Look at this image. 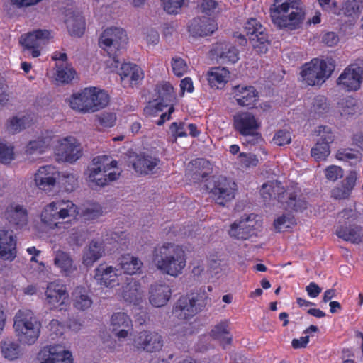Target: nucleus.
<instances>
[{"label":"nucleus","instance_id":"nucleus-1","mask_svg":"<svg viewBox=\"0 0 363 363\" xmlns=\"http://www.w3.org/2000/svg\"><path fill=\"white\" fill-rule=\"evenodd\" d=\"M152 262L163 274L177 277L183 273L186 264L185 252L174 243L165 242L155 247Z\"/></svg>","mask_w":363,"mask_h":363},{"label":"nucleus","instance_id":"nucleus-2","mask_svg":"<svg viewBox=\"0 0 363 363\" xmlns=\"http://www.w3.org/2000/svg\"><path fill=\"white\" fill-rule=\"evenodd\" d=\"M270 17L279 28L294 30L303 23L305 12L301 0H274L270 8Z\"/></svg>","mask_w":363,"mask_h":363},{"label":"nucleus","instance_id":"nucleus-3","mask_svg":"<svg viewBox=\"0 0 363 363\" xmlns=\"http://www.w3.org/2000/svg\"><path fill=\"white\" fill-rule=\"evenodd\" d=\"M69 106L81 113H94L104 108L109 102V96L96 87L85 88L73 94L68 100Z\"/></svg>","mask_w":363,"mask_h":363},{"label":"nucleus","instance_id":"nucleus-4","mask_svg":"<svg viewBox=\"0 0 363 363\" xmlns=\"http://www.w3.org/2000/svg\"><path fill=\"white\" fill-rule=\"evenodd\" d=\"M79 208L69 200H57L46 205L41 213L42 222L50 229L65 228L69 223L60 222L67 218H75L79 214Z\"/></svg>","mask_w":363,"mask_h":363},{"label":"nucleus","instance_id":"nucleus-5","mask_svg":"<svg viewBox=\"0 0 363 363\" xmlns=\"http://www.w3.org/2000/svg\"><path fill=\"white\" fill-rule=\"evenodd\" d=\"M335 67L332 60L313 58L301 67L300 80L310 86H320L330 77Z\"/></svg>","mask_w":363,"mask_h":363},{"label":"nucleus","instance_id":"nucleus-6","mask_svg":"<svg viewBox=\"0 0 363 363\" xmlns=\"http://www.w3.org/2000/svg\"><path fill=\"white\" fill-rule=\"evenodd\" d=\"M261 196L264 202L272 199L285 204V208L294 211H303L307 208L308 203L302 198L298 197L296 192H286L280 183L277 182H268L262 186Z\"/></svg>","mask_w":363,"mask_h":363},{"label":"nucleus","instance_id":"nucleus-7","mask_svg":"<svg viewBox=\"0 0 363 363\" xmlns=\"http://www.w3.org/2000/svg\"><path fill=\"white\" fill-rule=\"evenodd\" d=\"M13 328L21 342L32 345L40 336L41 323L31 311L20 310L15 315Z\"/></svg>","mask_w":363,"mask_h":363},{"label":"nucleus","instance_id":"nucleus-8","mask_svg":"<svg viewBox=\"0 0 363 363\" xmlns=\"http://www.w3.org/2000/svg\"><path fill=\"white\" fill-rule=\"evenodd\" d=\"M208 301L209 298L205 291L191 292L182 296L177 301L173 313L179 319L188 320L203 310Z\"/></svg>","mask_w":363,"mask_h":363},{"label":"nucleus","instance_id":"nucleus-9","mask_svg":"<svg viewBox=\"0 0 363 363\" xmlns=\"http://www.w3.org/2000/svg\"><path fill=\"white\" fill-rule=\"evenodd\" d=\"M233 128L244 137L245 145H255L262 140L259 131L260 123L252 113L242 112L234 116Z\"/></svg>","mask_w":363,"mask_h":363},{"label":"nucleus","instance_id":"nucleus-10","mask_svg":"<svg viewBox=\"0 0 363 363\" xmlns=\"http://www.w3.org/2000/svg\"><path fill=\"white\" fill-rule=\"evenodd\" d=\"M340 220L335 234L345 241L358 244L362 242V228L357 224V215L354 210L346 208L339 213Z\"/></svg>","mask_w":363,"mask_h":363},{"label":"nucleus","instance_id":"nucleus-11","mask_svg":"<svg viewBox=\"0 0 363 363\" xmlns=\"http://www.w3.org/2000/svg\"><path fill=\"white\" fill-rule=\"evenodd\" d=\"M128 40L125 30L111 27L103 31L99 40V45L107 52L108 56L113 59L114 62L117 64L116 66H118L121 63L119 52L128 43Z\"/></svg>","mask_w":363,"mask_h":363},{"label":"nucleus","instance_id":"nucleus-12","mask_svg":"<svg viewBox=\"0 0 363 363\" xmlns=\"http://www.w3.org/2000/svg\"><path fill=\"white\" fill-rule=\"evenodd\" d=\"M92 164L94 167L89 170V181L96 186L103 187L111 182L116 181L120 176V172L108 171L117 167L116 160H109L106 155H99L93 158Z\"/></svg>","mask_w":363,"mask_h":363},{"label":"nucleus","instance_id":"nucleus-13","mask_svg":"<svg viewBox=\"0 0 363 363\" xmlns=\"http://www.w3.org/2000/svg\"><path fill=\"white\" fill-rule=\"evenodd\" d=\"M245 30L255 50L259 54L266 53L270 41L262 24L257 18H250L245 23Z\"/></svg>","mask_w":363,"mask_h":363},{"label":"nucleus","instance_id":"nucleus-14","mask_svg":"<svg viewBox=\"0 0 363 363\" xmlns=\"http://www.w3.org/2000/svg\"><path fill=\"white\" fill-rule=\"evenodd\" d=\"M236 187V184L226 177H214L210 189L211 197L217 204L224 206L235 198Z\"/></svg>","mask_w":363,"mask_h":363},{"label":"nucleus","instance_id":"nucleus-15","mask_svg":"<svg viewBox=\"0 0 363 363\" xmlns=\"http://www.w3.org/2000/svg\"><path fill=\"white\" fill-rule=\"evenodd\" d=\"M45 302L50 309L59 308L60 311H67L69 308V295L65 285L60 281L50 282L45 291Z\"/></svg>","mask_w":363,"mask_h":363},{"label":"nucleus","instance_id":"nucleus-16","mask_svg":"<svg viewBox=\"0 0 363 363\" xmlns=\"http://www.w3.org/2000/svg\"><path fill=\"white\" fill-rule=\"evenodd\" d=\"M50 38L49 30L37 29L21 35L20 43L32 57H37L40 55V50L48 43Z\"/></svg>","mask_w":363,"mask_h":363},{"label":"nucleus","instance_id":"nucleus-17","mask_svg":"<svg viewBox=\"0 0 363 363\" xmlns=\"http://www.w3.org/2000/svg\"><path fill=\"white\" fill-rule=\"evenodd\" d=\"M362 80V69L356 65H351L338 77L337 84L345 91H356L360 89Z\"/></svg>","mask_w":363,"mask_h":363},{"label":"nucleus","instance_id":"nucleus-18","mask_svg":"<svg viewBox=\"0 0 363 363\" xmlns=\"http://www.w3.org/2000/svg\"><path fill=\"white\" fill-rule=\"evenodd\" d=\"M210 53L212 57L220 64L233 65L240 59V51L238 48L226 41L213 44Z\"/></svg>","mask_w":363,"mask_h":363},{"label":"nucleus","instance_id":"nucleus-19","mask_svg":"<svg viewBox=\"0 0 363 363\" xmlns=\"http://www.w3.org/2000/svg\"><path fill=\"white\" fill-rule=\"evenodd\" d=\"M72 353L60 345L45 346L38 353L40 363H73Z\"/></svg>","mask_w":363,"mask_h":363},{"label":"nucleus","instance_id":"nucleus-20","mask_svg":"<svg viewBox=\"0 0 363 363\" xmlns=\"http://www.w3.org/2000/svg\"><path fill=\"white\" fill-rule=\"evenodd\" d=\"M318 135L320 141H318L311 149V156L317 161L325 160L330 153V144L334 140V135L330 128L325 125L318 126Z\"/></svg>","mask_w":363,"mask_h":363},{"label":"nucleus","instance_id":"nucleus-21","mask_svg":"<svg viewBox=\"0 0 363 363\" xmlns=\"http://www.w3.org/2000/svg\"><path fill=\"white\" fill-rule=\"evenodd\" d=\"M255 221L250 219V216L235 221L230 225L228 230L229 235L236 240H246L257 236V230L255 228Z\"/></svg>","mask_w":363,"mask_h":363},{"label":"nucleus","instance_id":"nucleus-22","mask_svg":"<svg viewBox=\"0 0 363 363\" xmlns=\"http://www.w3.org/2000/svg\"><path fill=\"white\" fill-rule=\"evenodd\" d=\"M56 155L60 160L73 163L82 156L80 145L72 137L63 138L55 150Z\"/></svg>","mask_w":363,"mask_h":363},{"label":"nucleus","instance_id":"nucleus-23","mask_svg":"<svg viewBox=\"0 0 363 363\" xmlns=\"http://www.w3.org/2000/svg\"><path fill=\"white\" fill-rule=\"evenodd\" d=\"M60 177L57 169L52 165L40 167L35 174V185L43 191H51L55 186Z\"/></svg>","mask_w":363,"mask_h":363},{"label":"nucleus","instance_id":"nucleus-24","mask_svg":"<svg viewBox=\"0 0 363 363\" xmlns=\"http://www.w3.org/2000/svg\"><path fill=\"white\" fill-rule=\"evenodd\" d=\"M133 342L135 347L149 352L159 351L163 346L162 337L160 334L146 330L135 335Z\"/></svg>","mask_w":363,"mask_h":363},{"label":"nucleus","instance_id":"nucleus-25","mask_svg":"<svg viewBox=\"0 0 363 363\" xmlns=\"http://www.w3.org/2000/svg\"><path fill=\"white\" fill-rule=\"evenodd\" d=\"M17 255L16 237L12 230L0 229V258L13 261Z\"/></svg>","mask_w":363,"mask_h":363},{"label":"nucleus","instance_id":"nucleus-26","mask_svg":"<svg viewBox=\"0 0 363 363\" xmlns=\"http://www.w3.org/2000/svg\"><path fill=\"white\" fill-rule=\"evenodd\" d=\"M218 29L215 19L211 17H197L193 18L189 26V32L194 37H203L213 34Z\"/></svg>","mask_w":363,"mask_h":363},{"label":"nucleus","instance_id":"nucleus-27","mask_svg":"<svg viewBox=\"0 0 363 363\" xmlns=\"http://www.w3.org/2000/svg\"><path fill=\"white\" fill-rule=\"evenodd\" d=\"M119 75L123 87H133L138 85L145 77L142 68L131 62H125L121 65Z\"/></svg>","mask_w":363,"mask_h":363},{"label":"nucleus","instance_id":"nucleus-28","mask_svg":"<svg viewBox=\"0 0 363 363\" xmlns=\"http://www.w3.org/2000/svg\"><path fill=\"white\" fill-rule=\"evenodd\" d=\"M232 94L239 106L249 108L255 106L259 97L258 91L252 86H235Z\"/></svg>","mask_w":363,"mask_h":363},{"label":"nucleus","instance_id":"nucleus-29","mask_svg":"<svg viewBox=\"0 0 363 363\" xmlns=\"http://www.w3.org/2000/svg\"><path fill=\"white\" fill-rule=\"evenodd\" d=\"M150 303L155 307H162L169 302L172 291L165 283H155L151 285L149 291Z\"/></svg>","mask_w":363,"mask_h":363},{"label":"nucleus","instance_id":"nucleus-30","mask_svg":"<svg viewBox=\"0 0 363 363\" xmlns=\"http://www.w3.org/2000/svg\"><path fill=\"white\" fill-rule=\"evenodd\" d=\"M118 269L100 264L94 270V279L101 286L113 288L118 285Z\"/></svg>","mask_w":363,"mask_h":363},{"label":"nucleus","instance_id":"nucleus-31","mask_svg":"<svg viewBox=\"0 0 363 363\" xmlns=\"http://www.w3.org/2000/svg\"><path fill=\"white\" fill-rule=\"evenodd\" d=\"M3 217L16 228L26 225L28 221L27 211L19 204L10 203L4 212Z\"/></svg>","mask_w":363,"mask_h":363},{"label":"nucleus","instance_id":"nucleus-32","mask_svg":"<svg viewBox=\"0 0 363 363\" xmlns=\"http://www.w3.org/2000/svg\"><path fill=\"white\" fill-rule=\"evenodd\" d=\"M140 283L133 278H128L122 287V297L128 303L138 305L142 299Z\"/></svg>","mask_w":363,"mask_h":363},{"label":"nucleus","instance_id":"nucleus-33","mask_svg":"<svg viewBox=\"0 0 363 363\" xmlns=\"http://www.w3.org/2000/svg\"><path fill=\"white\" fill-rule=\"evenodd\" d=\"M357 178L356 172H350L347 177L342 181L341 184L334 187L331 190V197L338 200L347 199L355 186Z\"/></svg>","mask_w":363,"mask_h":363},{"label":"nucleus","instance_id":"nucleus-34","mask_svg":"<svg viewBox=\"0 0 363 363\" xmlns=\"http://www.w3.org/2000/svg\"><path fill=\"white\" fill-rule=\"evenodd\" d=\"M54 264L65 277L71 276L77 269L71 255L62 250H57L55 252Z\"/></svg>","mask_w":363,"mask_h":363},{"label":"nucleus","instance_id":"nucleus-35","mask_svg":"<svg viewBox=\"0 0 363 363\" xmlns=\"http://www.w3.org/2000/svg\"><path fill=\"white\" fill-rule=\"evenodd\" d=\"M230 78V72L225 67H211L207 73V80L211 88L222 89Z\"/></svg>","mask_w":363,"mask_h":363},{"label":"nucleus","instance_id":"nucleus-36","mask_svg":"<svg viewBox=\"0 0 363 363\" xmlns=\"http://www.w3.org/2000/svg\"><path fill=\"white\" fill-rule=\"evenodd\" d=\"M160 160L149 155L140 154L136 156L133 167L140 174H148L159 164Z\"/></svg>","mask_w":363,"mask_h":363},{"label":"nucleus","instance_id":"nucleus-37","mask_svg":"<svg viewBox=\"0 0 363 363\" xmlns=\"http://www.w3.org/2000/svg\"><path fill=\"white\" fill-rule=\"evenodd\" d=\"M229 320H224L216 325L211 331V336L219 341L223 348L232 343V335L229 330Z\"/></svg>","mask_w":363,"mask_h":363},{"label":"nucleus","instance_id":"nucleus-38","mask_svg":"<svg viewBox=\"0 0 363 363\" xmlns=\"http://www.w3.org/2000/svg\"><path fill=\"white\" fill-rule=\"evenodd\" d=\"M34 119L35 114L33 113H28L21 118L13 116L7 121L6 128L9 133L15 134L30 127L33 123Z\"/></svg>","mask_w":363,"mask_h":363},{"label":"nucleus","instance_id":"nucleus-39","mask_svg":"<svg viewBox=\"0 0 363 363\" xmlns=\"http://www.w3.org/2000/svg\"><path fill=\"white\" fill-rule=\"evenodd\" d=\"M104 252L102 243L92 240L83 254L82 263L86 267L92 266L102 256Z\"/></svg>","mask_w":363,"mask_h":363},{"label":"nucleus","instance_id":"nucleus-40","mask_svg":"<svg viewBox=\"0 0 363 363\" xmlns=\"http://www.w3.org/2000/svg\"><path fill=\"white\" fill-rule=\"evenodd\" d=\"M73 306L79 311H86L92 305V299L84 287H77L72 292Z\"/></svg>","mask_w":363,"mask_h":363},{"label":"nucleus","instance_id":"nucleus-41","mask_svg":"<svg viewBox=\"0 0 363 363\" xmlns=\"http://www.w3.org/2000/svg\"><path fill=\"white\" fill-rule=\"evenodd\" d=\"M193 167L192 178L197 181L206 179L211 173V164L204 158H196L191 162Z\"/></svg>","mask_w":363,"mask_h":363},{"label":"nucleus","instance_id":"nucleus-42","mask_svg":"<svg viewBox=\"0 0 363 363\" xmlns=\"http://www.w3.org/2000/svg\"><path fill=\"white\" fill-rule=\"evenodd\" d=\"M118 265L120 269L124 273L128 274H135L140 270L143 262L136 257L130 254H126L121 256L119 259Z\"/></svg>","mask_w":363,"mask_h":363},{"label":"nucleus","instance_id":"nucleus-43","mask_svg":"<svg viewBox=\"0 0 363 363\" xmlns=\"http://www.w3.org/2000/svg\"><path fill=\"white\" fill-rule=\"evenodd\" d=\"M155 91L157 95V100L165 104L174 103L176 94L174 88L169 82H163L156 85Z\"/></svg>","mask_w":363,"mask_h":363},{"label":"nucleus","instance_id":"nucleus-44","mask_svg":"<svg viewBox=\"0 0 363 363\" xmlns=\"http://www.w3.org/2000/svg\"><path fill=\"white\" fill-rule=\"evenodd\" d=\"M76 71L70 65L56 64L55 79L58 83L69 84L76 76Z\"/></svg>","mask_w":363,"mask_h":363},{"label":"nucleus","instance_id":"nucleus-45","mask_svg":"<svg viewBox=\"0 0 363 363\" xmlns=\"http://www.w3.org/2000/svg\"><path fill=\"white\" fill-rule=\"evenodd\" d=\"M70 35L81 37L85 30V21L81 16H72L65 21Z\"/></svg>","mask_w":363,"mask_h":363},{"label":"nucleus","instance_id":"nucleus-46","mask_svg":"<svg viewBox=\"0 0 363 363\" xmlns=\"http://www.w3.org/2000/svg\"><path fill=\"white\" fill-rule=\"evenodd\" d=\"M50 138L48 137H38L37 139L30 140L26 147V152L28 155L35 153L42 154L45 152L50 146Z\"/></svg>","mask_w":363,"mask_h":363},{"label":"nucleus","instance_id":"nucleus-47","mask_svg":"<svg viewBox=\"0 0 363 363\" xmlns=\"http://www.w3.org/2000/svg\"><path fill=\"white\" fill-rule=\"evenodd\" d=\"M337 108L341 116L347 118L357 112V101L351 96L342 99L337 103Z\"/></svg>","mask_w":363,"mask_h":363},{"label":"nucleus","instance_id":"nucleus-48","mask_svg":"<svg viewBox=\"0 0 363 363\" xmlns=\"http://www.w3.org/2000/svg\"><path fill=\"white\" fill-rule=\"evenodd\" d=\"M1 352L3 356L9 360L16 359L21 354L19 344L11 340H5L1 343Z\"/></svg>","mask_w":363,"mask_h":363},{"label":"nucleus","instance_id":"nucleus-49","mask_svg":"<svg viewBox=\"0 0 363 363\" xmlns=\"http://www.w3.org/2000/svg\"><path fill=\"white\" fill-rule=\"evenodd\" d=\"M330 110L327 98L323 95L315 96L312 101L310 111L319 116L327 113Z\"/></svg>","mask_w":363,"mask_h":363},{"label":"nucleus","instance_id":"nucleus-50","mask_svg":"<svg viewBox=\"0 0 363 363\" xmlns=\"http://www.w3.org/2000/svg\"><path fill=\"white\" fill-rule=\"evenodd\" d=\"M342 9L347 16H358L363 11V0H346Z\"/></svg>","mask_w":363,"mask_h":363},{"label":"nucleus","instance_id":"nucleus-51","mask_svg":"<svg viewBox=\"0 0 363 363\" xmlns=\"http://www.w3.org/2000/svg\"><path fill=\"white\" fill-rule=\"evenodd\" d=\"M111 323L113 331H117L121 328H129L131 326V320L126 313L118 312L112 315Z\"/></svg>","mask_w":363,"mask_h":363},{"label":"nucleus","instance_id":"nucleus-52","mask_svg":"<svg viewBox=\"0 0 363 363\" xmlns=\"http://www.w3.org/2000/svg\"><path fill=\"white\" fill-rule=\"evenodd\" d=\"M360 155L359 152H354L351 149H342L337 151L336 157L339 160L348 162L350 165H355L360 162Z\"/></svg>","mask_w":363,"mask_h":363},{"label":"nucleus","instance_id":"nucleus-53","mask_svg":"<svg viewBox=\"0 0 363 363\" xmlns=\"http://www.w3.org/2000/svg\"><path fill=\"white\" fill-rule=\"evenodd\" d=\"M296 224L295 218L291 215H282L274 221V226L277 232L284 231Z\"/></svg>","mask_w":363,"mask_h":363},{"label":"nucleus","instance_id":"nucleus-54","mask_svg":"<svg viewBox=\"0 0 363 363\" xmlns=\"http://www.w3.org/2000/svg\"><path fill=\"white\" fill-rule=\"evenodd\" d=\"M167 106H169L168 104L155 99L145 106L144 113L148 116H156Z\"/></svg>","mask_w":363,"mask_h":363},{"label":"nucleus","instance_id":"nucleus-55","mask_svg":"<svg viewBox=\"0 0 363 363\" xmlns=\"http://www.w3.org/2000/svg\"><path fill=\"white\" fill-rule=\"evenodd\" d=\"M103 213L102 207L99 203H92L82 211L85 220H94L99 218Z\"/></svg>","mask_w":363,"mask_h":363},{"label":"nucleus","instance_id":"nucleus-56","mask_svg":"<svg viewBox=\"0 0 363 363\" xmlns=\"http://www.w3.org/2000/svg\"><path fill=\"white\" fill-rule=\"evenodd\" d=\"M172 67L174 74L179 77L186 74L188 70L185 60L179 57L172 58Z\"/></svg>","mask_w":363,"mask_h":363},{"label":"nucleus","instance_id":"nucleus-57","mask_svg":"<svg viewBox=\"0 0 363 363\" xmlns=\"http://www.w3.org/2000/svg\"><path fill=\"white\" fill-rule=\"evenodd\" d=\"M164 10L169 14H177L183 6L185 0H162Z\"/></svg>","mask_w":363,"mask_h":363},{"label":"nucleus","instance_id":"nucleus-58","mask_svg":"<svg viewBox=\"0 0 363 363\" xmlns=\"http://www.w3.org/2000/svg\"><path fill=\"white\" fill-rule=\"evenodd\" d=\"M99 123L104 128L113 127L116 121L114 113H103L96 116Z\"/></svg>","mask_w":363,"mask_h":363},{"label":"nucleus","instance_id":"nucleus-59","mask_svg":"<svg viewBox=\"0 0 363 363\" xmlns=\"http://www.w3.org/2000/svg\"><path fill=\"white\" fill-rule=\"evenodd\" d=\"M13 158V147L0 143V162L2 164H9Z\"/></svg>","mask_w":363,"mask_h":363},{"label":"nucleus","instance_id":"nucleus-60","mask_svg":"<svg viewBox=\"0 0 363 363\" xmlns=\"http://www.w3.org/2000/svg\"><path fill=\"white\" fill-rule=\"evenodd\" d=\"M273 140L279 146L289 144L291 141V133L286 130H279L274 134Z\"/></svg>","mask_w":363,"mask_h":363},{"label":"nucleus","instance_id":"nucleus-61","mask_svg":"<svg viewBox=\"0 0 363 363\" xmlns=\"http://www.w3.org/2000/svg\"><path fill=\"white\" fill-rule=\"evenodd\" d=\"M325 174L327 179L335 182L343 177V169L340 167L331 165L325 169Z\"/></svg>","mask_w":363,"mask_h":363},{"label":"nucleus","instance_id":"nucleus-62","mask_svg":"<svg viewBox=\"0 0 363 363\" xmlns=\"http://www.w3.org/2000/svg\"><path fill=\"white\" fill-rule=\"evenodd\" d=\"M239 158L241 164L245 167H255L259 162L257 157L252 153L240 152Z\"/></svg>","mask_w":363,"mask_h":363},{"label":"nucleus","instance_id":"nucleus-63","mask_svg":"<svg viewBox=\"0 0 363 363\" xmlns=\"http://www.w3.org/2000/svg\"><path fill=\"white\" fill-rule=\"evenodd\" d=\"M172 136L175 138L186 137L187 133L185 130V123L173 122L169 127Z\"/></svg>","mask_w":363,"mask_h":363},{"label":"nucleus","instance_id":"nucleus-64","mask_svg":"<svg viewBox=\"0 0 363 363\" xmlns=\"http://www.w3.org/2000/svg\"><path fill=\"white\" fill-rule=\"evenodd\" d=\"M62 184L66 191L72 192L77 187L78 180L74 174H69L64 177Z\"/></svg>","mask_w":363,"mask_h":363}]
</instances>
